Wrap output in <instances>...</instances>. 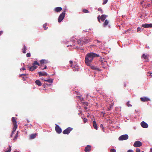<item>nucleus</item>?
I'll return each mask as SVG.
<instances>
[{
  "label": "nucleus",
  "mask_w": 152,
  "mask_h": 152,
  "mask_svg": "<svg viewBox=\"0 0 152 152\" xmlns=\"http://www.w3.org/2000/svg\"><path fill=\"white\" fill-rule=\"evenodd\" d=\"M99 56V54L93 52H91L87 53L86 55L85 58V64L88 66H91L94 58L95 57Z\"/></svg>",
  "instance_id": "obj_1"
},
{
  "label": "nucleus",
  "mask_w": 152,
  "mask_h": 152,
  "mask_svg": "<svg viewBox=\"0 0 152 152\" xmlns=\"http://www.w3.org/2000/svg\"><path fill=\"white\" fill-rule=\"evenodd\" d=\"M90 41V39H86L85 38H82L77 40V42L78 44L81 45H83L86 43H88Z\"/></svg>",
  "instance_id": "obj_2"
},
{
  "label": "nucleus",
  "mask_w": 152,
  "mask_h": 152,
  "mask_svg": "<svg viewBox=\"0 0 152 152\" xmlns=\"http://www.w3.org/2000/svg\"><path fill=\"white\" fill-rule=\"evenodd\" d=\"M65 15V11H64L59 16L58 19V22L59 23L61 22L64 19Z\"/></svg>",
  "instance_id": "obj_3"
},
{
  "label": "nucleus",
  "mask_w": 152,
  "mask_h": 152,
  "mask_svg": "<svg viewBox=\"0 0 152 152\" xmlns=\"http://www.w3.org/2000/svg\"><path fill=\"white\" fill-rule=\"evenodd\" d=\"M128 135L127 134H124L120 136L118 138L119 140H124L128 139Z\"/></svg>",
  "instance_id": "obj_4"
},
{
  "label": "nucleus",
  "mask_w": 152,
  "mask_h": 152,
  "mask_svg": "<svg viewBox=\"0 0 152 152\" xmlns=\"http://www.w3.org/2000/svg\"><path fill=\"white\" fill-rule=\"evenodd\" d=\"M40 63L41 64V69L42 70H44L45 69H46L47 68V66L46 65L45 66L44 68H42V66L43 65H42L43 64H44L46 63L47 62V61L46 60H45L44 59H42L40 61Z\"/></svg>",
  "instance_id": "obj_5"
},
{
  "label": "nucleus",
  "mask_w": 152,
  "mask_h": 152,
  "mask_svg": "<svg viewBox=\"0 0 152 152\" xmlns=\"http://www.w3.org/2000/svg\"><path fill=\"white\" fill-rule=\"evenodd\" d=\"M72 129V128L68 127L63 131V133L64 134H68Z\"/></svg>",
  "instance_id": "obj_6"
},
{
  "label": "nucleus",
  "mask_w": 152,
  "mask_h": 152,
  "mask_svg": "<svg viewBox=\"0 0 152 152\" xmlns=\"http://www.w3.org/2000/svg\"><path fill=\"white\" fill-rule=\"evenodd\" d=\"M142 145V143L141 142L138 141H135L133 145L135 147H140Z\"/></svg>",
  "instance_id": "obj_7"
},
{
  "label": "nucleus",
  "mask_w": 152,
  "mask_h": 152,
  "mask_svg": "<svg viewBox=\"0 0 152 152\" xmlns=\"http://www.w3.org/2000/svg\"><path fill=\"white\" fill-rule=\"evenodd\" d=\"M55 130L56 132L58 134H60L62 132L61 128L58 125L56 124Z\"/></svg>",
  "instance_id": "obj_8"
},
{
  "label": "nucleus",
  "mask_w": 152,
  "mask_h": 152,
  "mask_svg": "<svg viewBox=\"0 0 152 152\" xmlns=\"http://www.w3.org/2000/svg\"><path fill=\"white\" fill-rule=\"evenodd\" d=\"M82 105L84 107L85 110H87L88 109V103L87 102H84L82 103Z\"/></svg>",
  "instance_id": "obj_9"
},
{
  "label": "nucleus",
  "mask_w": 152,
  "mask_h": 152,
  "mask_svg": "<svg viewBox=\"0 0 152 152\" xmlns=\"http://www.w3.org/2000/svg\"><path fill=\"white\" fill-rule=\"evenodd\" d=\"M142 26L145 28H148L149 27H152V24L145 23L142 25Z\"/></svg>",
  "instance_id": "obj_10"
},
{
  "label": "nucleus",
  "mask_w": 152,
  "mask_h": 152,
  "mask_svg": "<svg viewBox=\"0 0 152 152\" xmlns=\"http://www.w3.org/2000/svg\"><path fill=\"white\" fill-rule=\"evenodd\" d=\"M140 124L141 126L143 128H147L148 127V124L144 121L142 122Z\"/></svg>",
  "instance_id": "obj_11"
},
{
  "label": "nucleus",
  "mask_w": 152,
  "mask_h": 152,
  "mask_svg": "<svg viewBox=\"0 0 152 152\" xmlns=\"http://www.w3.org/2000/svg\"><path fill=\"white\" fill-rule=\"evenodd\" d=\"M13 131L12 132V133L11 134V137H12V136L13 134L14 133V132L16 130L17 128V124H13Z\"/></svg>",
  "instance_id": "obj_12"
},
{
  "label": "nucleus",
  "mask_w": 152,
  "mask_h": 152,
  "mask_svg": "<svg viewBox=\"0 0 152 152\" xmlns=\"http://www.w3.org/2000/svg\"><path fill=\"white\" fill-rule=\"evenodd\" d=\"M140 99L141 101L143 102H145L150 101V99L149 98L146 97H141Z\"/></svg>",
  "instance_id": "obj_13"
},
{
  "label": "nucleus",
  "mask_w": 152,
  "mask_h": 152,
  "mask_svg": "<svg viewBox=\"0 0 152 152\" xmlns=\"http://www.w3.org/2000/svg\"><path fill=\"white\" fill-rule=\"evenodd\" d=\"M71 66L72 67L73 69V71H78L79 69L78 66L77 65H72Z\"/></svg>",
  "instance_id": "obj_14"
},
{
  "label": "nucleus",
  "mask_w": 152,
  "mask_h": 152,
  "mask_svg": "<svg viewBox=\"0 0 152 152\" xmlns=\"http://www.w3.org/2000/svg\"><path fill=\"white\" fill-rule=\"evenodd\" d=\"M91 150V146L87 145L85 149V151L86 152L90 151Z\"/></svg>",
  "instance_id": "obj_15"
},
{
  "label": "nucleus",
  "mask_w": 152,
  "mask_h": 152,
  "mask_svg": "<svg viewBox=\"0 0 152 152\" xmlns=\"http://www.w3.org/2000/svg\"><path fill=\"white\" fill-rule=\"evenodd\" d=\"M37 66L35 65H33L30 67H29V70L30 71H32L34 70L37 67Z\"/></svg>",
  "instance_id": "obj_16"
},
{
  "label": "nucleus",
  "mask_w": 152,
  "mask_h": 152,
  "mask_svg": "<svg viewBox=\"0 0 152 152\" xmlns=\"http://www.w3.org/2000/svg\"><path fill=\"white\" fill-rule=\"evenodd\" d=\"M38 74L39 76H45L47 75V73L45 72H38Z\"/></svg>",
  "instance_id": "obj_17"
},
{
  "label": "nucleus",
  "mask_w": 152,
  "mask_h": 152,
  "mask_svg": "<svg viewBox=\"0 0 152 152\" xmlns=\"http://www.w3.org/2000/svg\"><path fill=\"white\" fill-rule=\"evenodd\" d=\"M91 69L93 70H95L98 71H100L101 69L95 66H91Z\"/></svg>",
  "instance_id": "obj_18"
},
{
  "label": "nucleus",
  "mask_w": 152,
  "mask_h": 152,
  "mask_svg": "<svg viewBox=\"0 0 152 152\" xmlns=\"http://www.w3.org/2000/svg\"><path fill=\"white\" fill-rule=\"evenodd\" d=\"M107 17V15H102L100 17L101 20L102 21H103Z\"/></svg>",
  "instance_id": "obj_19"
},
{
  "label": "nucleus",
  "mask_w": 152,
  "mask_h": 152,
  "mask_svg": "<svg viewBox=\"0 0 152 152\" xmlns=\"http://www.w3.org/2000/svg\"><path fill=\"white\" fill-rule=\"evenodd\" d=\"M142 57L143 58L145 59V61H148V56L146 55H145V54H143L142 56Z\"/></svg>",
  "instance_id": "obj_20"
},
{
  "label": "nucleus",
  "mask_w": 152,
  "mask_h": 152,
  "mask_svg": "<svg viewBox=\"0 0 152 152\" xmlns=\"http://www.w3.org/2000/svg\"><path fill=\"white\" fill-rule=\"evenodd\" d=\"M62 10L61 7H58L55 8L54 10L56 12H60Z\"/></svg>",
  "instance_id": "obj_21"
},
{
  "label": "nucleus",
  "mask_w": 152,
  "mask_h": 152,
  "mask_svg": "<svg viewBox=\"0 0 152 152\" xmlns=\"http://www.w3.org/2000/svg\"><path fill=\"white\" fill-rule=\"evenodd\" d=\"M93 125L94 128L96 130H97L98 129V126H97V124L95 121H94L93 122Z\"/></svg>",
  "instance_id": "obj_22"
},
{
  "label": "nucleus",
  "mask_w": 152,
  "mask_h": 152,
  "mask_svg": "<svg viewBox=\"0 0 152 152\" xmlns=\"http://www.w3.org/2000/svg\"><path fill=\"white\" fill-rule=\"evenodd\" d=\"M17 119V118H14V117H13L12 118V121L13 123V124H17V122H16V119Z\"/></svg>",
  "instance_id": "obj_23"
},
{
  "label": "nucleus",
  "mask_w": 152,
  "mask_h": 152,
  "mask_svg": "<svg viewBox=\"0 0 152 152\" xmlns=\"http://www.w3.org/2000/svg\"><path fill=\"white\" fill-rule=\"evenodd\" d=\"M35 83L37 85H38L39 86H40L42 85V83L39 80H36Z\"/></svg>",
  "instance_id": "obj_24"
},
{
  "label": "nucleus",
  "mask_w": 152,
  "mask_h": 152,
  "mask_svg": "<svg viewBox=\"0 0 152 152\" xmlns=\"http://www.w3.org/2000/svg\"><path fill=\"white\" fill-rule=\"evenodd\" d=\"M44 80L50 83H52L53 81V79L51 78H49L47 80Z\"/></svg>",
  "instance_id": "obj_25"
},
{
  "label": "nucleus",
  "mask_w": 152,
  "mask_h": 152,
  "mask_svg": "<svg viewBox=\"0 0 152 152\" xmlns=\"http://www.w3.org/2000/svg\"><path fill=\"white\" fill-rule=\"evenodd\" d=\"M11 150V148L10 146H9L7 148L6 150H5V152H10Z\"/></svg>",
  "instance_id": "obj_26"
},
{
  "label": "nucleus",
  "mask_w": 152,
  "mask_h": 152,
  "mask_svg": "<svg viewBox=\"0 0 152 152\" xmlns=\"http://www.w3.org/2000/svg\"><path fill=\"white\" fill-rule=\"evenodd\" d=\"M109 23V21L107 20H105L104 23H103V26L104 27H105Z\"/></svg>",
  "instance_id": "obj_27"
},
{
  "label": "nucleus",
  "mask_w": 152,
  "mask_h": 152,
  "mask_svg": "<svg viewBox=\"0 0 152 152\" xmlns=\"http://www.w3.org/2000/svg\"><path fill=\"white\" fill-rule=\"evenodd\" d=\"M26 46L24 45L23 46V47L22 49V52L23 53H26Z\"/></svg>",
  "instance_id": "obj_28"
},
{
  "label": "nucleus",
  "mask_w": 152,
  "mask_h": 152,
  "mask_svg": "<svg viewBox=\"0 0 152 152\" xmlns=\"http://www.w3.org/2000/svg\"><path fill=\"white\" fill-rule=\"evenodd\" d=\"M101 64L103 66L102 67H105V65L106 64V62H104L102 61H101Z\"/></svg>",
  "instance_id": "obj_29"
},
{
  "label": "nucleus",
  "mask_w": 152,
  "mask_h": 152,
  "mask_svg": "<svg viewBox=\"0 0 152 152\" xmlns=\"http://www.w3.org/2000/svg\"><path fill=\"white\" fill-rule=\"evenodd\" d=\"M70 47L72 48H74L75 49H78L79 48L77 46H75V45H70Z\"/></svg>",
  "instance_id": "obj_30"
},
{
  "label": "nucleus",
  "mask_w": 152,
  "mask_h": 152,
  "mask_svg": "<svg viewBox=\"0 0 152 152\" xmlns=\"http://www.w3.org/2000/svg\"><path fill=\"white\" fill-rule=\"evenodd\" d=\"M36 134H32L30 136V138L31 139H34L36 137Z\"/></svg>",
  "instance_id": "obj_31"
},
{
  "label": "nucleus",
  "mask_w": 152,
  "mask_h": 152,
  "mask_svg": "<svg viewBox=\"0 0 152 152\" xmlns=\"http://www.w3.org/2000/svg\"><path fill=\"white\" fill-rule=\"evenodd\" d=\"M77 96L78 97L79 99L81 101H84V98L81 96Z\"/></svg>",
  "instance_id": "obj_32"
},
{
  "label": "nucleus",
  "mask_w": 152,
  "mask_h": 152,
  "mask_svg": "<svg viewBox=\"0 0 152 152\" xmlns=\"http://www.w3.org/2000/svg\"><path fill=\"white\" fill-rule=\"evenodd\" d=\"M33 65H39V63L37 62V61H34V63L32 64Z\"/></svg>",
  "instance_id": "obj_33"
},
{
  "label": "nucleus",
  "mask_w": 152,
  "mask_h": 152,
  "mask_svg": "<svg viewBox=\"0 0 152 152\" xmlns=\"http://www.w3.org/2000/svg\"><path fill=\"white\" fill-rule=\"evenodd\" d=\"M18 132L16 134L15 136L14 137V138H13V140H15L17 138V137H18Z\"/></svg>",
  "instance_id": "obj_34"
},
{
  "label": "nucleus",
  "mask_w": 152,
  "mask_h": 152,
  "mask_svg": "<svg viewBox=\"0 0 152 152\" xmlns=\"http://www.w3.org/2000/svg\"><path fill=\"white\" fill-rule=\"evenodd\" d=\"M47 23H45L43 25V27L44 28V29L45 30H46L47 29L48 27H46V26H47Z\"/></svg>",
  "instance_id": "obj_35"
},
{
  "label": "nucleus",
  "mask_w": 152,
  "mask_h": 152,
  "mask_svg": "<svg viewBox=\"0 0 152 152\" xmlns=\"http://www.w3.org/2000/svg\"><path fill=\"white\" fill-rule=\"evenodd\" d=\"M108 0H103V4H106L108 1Z\"/></svg>",
  "instance_id": "obj_36"
},
{
  "label": "nucleus",
  "mask_w": 152,
  "mask_h": 152,
  "mask_svg": "<svg viewBox=\"0 0 152 152\" xmlns=\"http://www.w3.org/2000/svg\"><path fill=\"white\" fill-rule=\"evenodd\" d=\"M83 12L85 13H87L89 12V11L86 9H84L83 10Z\"/></svg>",
  "instance_id": "obj_37"
},
{
  "label": "nucleus",
  "mask_w": 152,
  "mask_h": 152,
  "mask_svg": "<svg viewBox=\"0 0 152 152\" xmlns=\"http://www.w3.org/2000/svg\"><path fill=\"white\" fill-rule=\"evenodd\" d=\"M110 152H116V150L115 149H111L110 150Z\"/></svg>",
  "instance_id": "obj_38"
},
{
  "label": "nucleus",
  "mask_w": 152,
  "mask_h": 152,
  "mask_svg": "<svg viewBox=\"0 0 152 152\" xmlns=\"http://www.w3.org/2000/svg\"><path fill=\"white\" fill-rule=\"evenodd\" d=\"M141 29L140 27H138L137 28V31L139 32V31L141 32Z\"/></svg>",
  "instance_id": "obj_39"
},
{
  "label": "nucleus",
  "mask_w": 152,
  "mask_h": 152,
  "mask_svg": "<svg viewBox=\"0 0 152 152\" xmlns=\"http://www.w3.org/2000/svg\"><path fill=\"white\" fill-rule=\"evenodd\" d=\"M100 127L101 128H102V129L103 131V132H104V127H103V125L102 124H101L100 125Z\"/></svg>",
  "instance_id": "obj_40"
},
{
  "label": "nucleus",
  "mask_w": 152,
  "mask_h": 152,
  "mask_svg": "<svg viewBox=\"0 0 152 152\" xmlns=\"http://www.w3.org/2000/svg\"><path fill=\"white\" fill-rule=\"evenodd\" d=\"M126 104H127V105L129 107L130 106H132V105H131V104H129V102H127Z\"/></svg>",
  "instance_id": "obj_41"
},
{
  "label": "nucleus",
  "mask_w": 152,
  "mask_h": 152,
  "mask_svg": "<svg viewBox=\"0 0 152 152\" xmlns=\"http://www.w3.org/2000/svg\"><path fill=\"white\" fill-rule=\"evenodd\" d=\"M152 74V73L149 72H147V75L148 76H152V75H151Z\"/></svg>",
  "instance_id": "obj_42"
},
{
  "label": "nucleus",
  "mask_w": 152,
  "mask_h": 152,
  "mask_svg": "<svg viewBox=\"0 0 152 152\" xmlns=\"http://www.w3.org/2000/svg\"><path fill=\"white\" fill-rule=\"evenodd\" d=\"M26 57H29L31 56L30 53H28L26 54Z\"/></svg>",
  "instance_id": "obj_43"
},
{
  "label": "nucleus",
  "mask_w": 152,
  "mask_h": 152,
  "mask_svg": "<svg viewBox=\"0 0 152 152\" xmlns=\"http://www.w3.org/2000/svg\"><path fill=\"white\" fill-rule=\"evenodd\" d=\"M83 121L85 123L86 122L88 121L87 119L86 118H83Z\"/></svg>",
  "instance_id": "obj_44"
},
{
  "label": "nucleus",
  "mask_w": 152,
  "mask_h": 152,
  "mask_svg": "<svg viewBox=\"0 0 152 152\" xmlns=\"http://www.w3.org/2000/svg\"><path fill=\"white\" fill-rule=\"evenodd\" d=\"M136 152H140V150L139 148H137L136 149Z\"/></svg>",
  "instance_id": "obj_45"
},
{
  "label": "nucleus",
  "mask_w": 152,
  "mask_h": 152,
  "mask_svg": "<svg viewBox=\"0 0 152 152\" xmlns=\"http://www.w3.org/2000/svg\"><path fill=\"white\" fill-rule=\"evenodd\" d=\"M99 17H100V16L99 15L97 17V19H98V20L99 21V23H100V19L99 18Z\"/></svg>",
  "instance_id": "obj_46"
},
{
  "label": "nucleus",
  "mask_w": 152,
  "mask_h": 152,
  "mask_svg": "<svg viewBox=\"0 0 152 152\" xmlns=\"http://www.w3.org/2000/svg\"><path fill=\"white\" fill-rule=\"evenodd\" d=\"M127 152H134V151L132 150H129Z\"/></svg>",
  "instance_id": "obj_47"
},
{
  "label": "nucleus",
  "mask_w": 152,
  "mask_h": 152,
  "mask_svg": "<svg viewBox=\"0 0 152 152\" xmlns=\"http://www.w3.org/2000/svg\"><path fill=\"white\" fill-rule=\"evenodd\" d=\"M23 75L26 76V74H22L20 75H19V76L21 77L22 76H23Z\"/></svg>",
  "instance_id": "obj_48"
},
{
  "label": "nucleus",
  "mask_w": 152,
  "mask_h": 152,
  "mask_svg": "<svg viewBox=\"0 0 152 152\" xmlns=\"http://www.w3.org/2000/svg\"><path fill=\"white\" fill-rule=\"evenodd\" d=\"M69 63L70 64H71V66L72 65V64L73 63V61H69Z\"/></svg>",
  "instance_id": "obj_49"
},
{
  "label": "nucleus",
  "mask_w": 152,
  "mask_h": 152,
  "mask_svg": "<svg viewBox=\"0 0 152 152\" xmlns=\"http://www.w3.org/2000/svg\"><path fill=\"white\" fill-rule=\"evenodd\" d=\"M20 69L21 70L22 69L23 70H26V69L25 67H23L22 69Z\"/></svg>",
  "instance_id": "obj_50"
},
{
  "label": "nucleus",
  "mask_w": 152,
  "mask_h": 152,
  "mask_svg": "<svg viewBox=\"0 0 152 152\" xmlns=\"http://www.w3.org/2000/svg\"><path fill=\"white\" fill-rule=\"evenodd\" d=\"M75 39H74V38L73 37V38H72V39H71V41H74V40H75Z\"/></svg>",
  "instance_id": "obj_51"
},
{
  "label": "nucleus",
  "mask_w": 152,
  "mask_h": 152,
  "mask_svg": "<svg viewBox=\"0 0 152 152\" xmlns=\"http://www.w3.org/2000/svg\"><path fill=\"white\" fill-rule=\"evenodd\" d=\"M128 31V30L127 31H124V33H123L124 34H126L127 32Z\"/></svg>",
  "instance_id": "obj_52"
},
{
  "label": "nucleus",
  "mask_w": 152,
  "mask_h": 152,
  "mask_svg": "<svg viewBox=\"0 0 152 152\" xmlns=\"http://www.w3.org/2000/svg\"><path fill=\"white\" fill-rule=\"evenodd\" d=\"M22 80H25L26 79V78L24 77H22Z\"/></svg>",
  "instance_id": "obj_53"
},
{
  "label": "nucleus",
  "mask_w": 152,
  "mask_h": 152,
  "mask_svg": "<svg viewBox=\"0 0 152 152\" xmlns=\"http://www.w3.org/2000/svg\"><path fill=\"white\" fill-rule=\"evenodd\" d=\"M98 10L99 11H102V9L100 8L98 9Z\"/></svg>",
  "instance_id": "obj_54"
},
{
  "label": "nucleus",
  "mask_w": 152,
  "mask_h": 152,
  "mask_svg": "<svg viewBox=\"0 0 152 152\" xmlns=\"http://www.w3.org/2000/svg\"><path fill=\"white\" fill-rule=\"evenodd\" d=\"M2 32H3V31H0V35L1 34H2Z\"/></svg>",
  "instance_id": "obj_55"
},
{
  "label": "nucleus",
  "mask_w": 152,
  "mask_h": 152,
  "mask_svg": "<svg viewBox=\"0 0 152 152\" xmlns=\"http://www.w3.org/2000/svg\"><path fill=\"white\" fill-rule=\"evenodd\" d=\"M150 151L151 152H152V148H150Z\"/></svg>",
  "instance_id": "obj_56"
},
{
  "label": "nucleus",
  "mask_w": 152,
  "mask_h": 152,
  "mask_svg": "<svg viewBox=\"0 0 152 152\" xmlns=\"http://www.w3.org/2000/svg\"><path fill=\"white\" fill-rule=\"evenodd\" d=\"M150 4H149L147 5V6L149 7L150 6Z\"/></svg>",
  "instance_id": "obj_57"
},
{
  "label": "nucleus",
  "mask_w": 152,
  "mask_h": 152,
  "mask_svg": "<svg viewBox=\"0 0 152 152\" xmlns=\"http://www.w3.org/2000/svg\"><path fill=\"white\" fill-rule=\"evenodd\" d=\"M14 152H19V151H14Z\"/></svg>",
  "instance_id": "obj_58"
},
{
  "label": "nucleus",
  "mask_w": 152,
  "mask_h": 152,
  "mask_svg": "<svg viewBox=\"0 0 152 152\" xmlns=\"http://www.w3.org/2000/svg\"><path fill=\"white\" fill-rule=\"evenodd\" d=\"M88 96H89L88 94H87V95H86V97L87 98Z\"/></svg>",
  "instance_id": "obj_59"
},
{
  "label": "nucleus",
  "mask_w": 152,
  "mask_h": 152,
  "mask_svg": "<svg viewBox=\"0 0 152 152\" xmlns=\"http://www.w3.org/2000/svg\"><path fill=\"white\" fill-rule=\"evenodd\" d=\"M96 41L98 42H100V41L98 40H97Z\"/></svg>",
  "instance_id": "obj_60"
},
{
  "label": "nucleus",
  "mask_w": 152,
  "mask_h": 152,
  "mask_svg": "<svg viewBox=\"0 0 152 152\" xmlns=\"http://www.w3.org/2000/svg\"><path fill=\"white\" fill-rule=\"evenodd\" d=\"M142 3H143V2H141L140 3V4H141L142 5Z\"/></svg>",
  "instance_id": "obj_61"
},
{
  "label": "nucleus",
  "mask_w": 152,
  "mask_h": 152,
  "mask_svg": "<svg viewBox=\"0 0 152 152\" xmlns=\"http://www.w3.org/2000/svg\"><path fill=\"white\" fill-rule=\"evenodd\" d=\"M126 86V84L125 83L124 84V86L125 87Z\"/></svg>",
  "instance_id": "obj_62"
},
{
  "label": "nucleus",
  "mask_w": 152,
  "mask_h": 152,
  "mask_svg": "<svg viewBox=\"0 0 152 152\" xmlns=\"http://www.w3.org/2000/svg\"><path fill=\"white\" fill-rule=\"evenodd\" d=\"M28 125V124H26L25 125V126H27Z\"/></svg>",
  "instance_id": "obj_63"
},
{
  "label": "nucleus",
  "mask_w": 152,
  "mask_h": 152,
  "mask_svg": "<svg viewBox=\"0 0 152 152\" xmlns=\"http://www.w3.org/2000/svg\"><path fill=\"white\" fill-rule=\"evenodd\" d=\"M85 32H87V31H86V30H85Z\"/></svg>",
  "instance_id": "obj_64"
}]
</instances>
